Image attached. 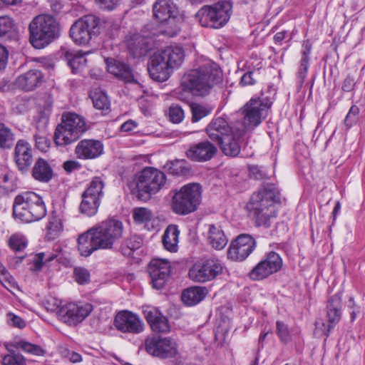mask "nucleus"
Here are the masks:
<instances>
[{
  "mask_svg": "<svg viewBox=\"0 0 365 365\" xmlns=\"http://www.w3.org/2000/svg\"><path fill=\"white\" fill-rule=\"evenodd\" d=\"M30 42L36 48H43L60 36L58 22L50 15L36 16L29 24Z\"/></svg>",
  "mask_w": 365,
  "mask_h": 365,
  "instance_id": "obj_6",
  "label": "nucleus"
},
{
  "mask_svg": "<svg viewBox=\"0 0 365 365\" xmlns=\"http://www.w3.org/2000/svg\"><path fill=\"white\" fill-rule=\"evenodd\" d=\"M27 242L25 238L19 235H12L9 240V245L14 251L20 252L25 249Z\"/></svg>",
  "mask_w": 365,
  "mask_h": 365,
  "instance_id": "obj_51",
  "label": "nucleus"
},
{
  "mask_svg": "<svg viewBox=\"0 0 365 365\" xmlns=\"http://www.w3.org/2000/svg\"><path fill=\"white\" fill-rule=\"evenodd\" d=\"M46 252H40L35 255L33 259V266L31 267L32 271H40L45 263L44 259Z\"/></svg>",
  "mask_w": 365,
  "mask_h": 365,
  "instance_id": "obj_59",
  "label": "nucleus"
},
{
  "mask_svg": "<svg viewBox=\"0 0 365 365\" xmlns=\"http://www.w3.org/2000/svg\"><path fill=\"white\" fill-rule=\"evenodd\" d=\"M2 363L4 365H26L24 357L14 352L5 355L3 357Z\"/></svg>",
  "mask_w": 365,
  "mask_h": 365,
  "instance_id": "obj_52",
  "label": "nucleus"
},
{
  "mask_svg": "<svg viewBox=\"0 0 365 365\" xmlns=\"http://www.w3.org/2000/svg\"><path fill=\"white\" fill-rule=\"evenodd\" d=\"M180 231L175 225H170L165 229L163 235V245L165 250L170 252L178 251V244Z\"/></svg>",
  "mask_w": 365,
  "mask_h": 365,
  "instance_id": "obj_35",
  "label": "nucleus"
},
{
  "mask_svg": "<svg viewBox=\"0 0 365 365\" xmlns=\"http://www.w3.org/2000/svg\"><path fill=\"white\" fill-rule=\"evenodd\" d=\"M115 328L123 332L139 334L143 331L144 324L136 314L123 310L115 315Z\"/></svg>",
  "mask_w": 365,
  "mask_h": 365,
  "instance_id": "obj_18",
  "label": "nucleus"
},
{
  "mask_svg": "<svg viewBox=\"0 0 365 365\" xmlns=\"http://www.w3.org/2000/svg\"><path fill=\"white\" fill-rule=\"evenodd\" d=\"M103 151V145L101 141L84 139L78 143L74 153L79 160H93L101 156Z\"/></svg>",
  "mask_w": 365,
  "mask_h": 365,
  "instance_id": "obj_19",
  "label": "nucleus"
},
{
  "mask_svg": "<svg viewBox=\"0 0 365 365\" xmlns=\"http://www.w3.org/2000/svg\"><path fill=\"white\" fill-rule=\"evenodd\" d=\"M348 308L350 311L351 321L355 320L357 314L360 312V307L356 304L353 297H350L348 302Z\"/></svg>",
  "mask_w": 365,
  "mask_h": 365,
  "instance_id": "obj_63",
  "label": "nucleus"
},
{
  "mask_svg": "<svg viewBox=\"0 0 365 365\" xmlns=\"http://www.w3.org/2000/svg\"><path fill=\"white\" fill-rule=\"evenodd\" d=\"M6 321L8 324L19 329H23L26 327V322L20 317L9 312L6 314Z\"/></svg>",
  "mask_w": 365,
  "mask_h": 365,
  "instance_id": "obj_57",
  "label": "nucleus"
},
{
  "mask_svg": "<svg viewBox=\"0 0 365 365\" xmlns=\"http://www.w3.org/2000/svg\"><path fill=\"white\" fill-rule=\"evenodd\" d=\"M207 294L205 287H192L183 291L182 300L187 306H194L200 302Z\"/></svg>",
  "mask_w": 365,
  "mask_h": 365,
  "instance_id": "obj_36",
  "label": "nucleus"
},
{
  "mask_svg": "<svg viewBox=\"0 0 365 365\" xmlns=\"http://www.w3.org/2000/svg\"><path fill=\"white\" fill-rule=\"evenodd\" d=\"M14 160L21 172H26L33 162V149L29 142L24 139L16 142L14 151Z\"/></svg>",
  "mask_w": 365,
  "mask_h": 365,
  "instance_id": "obj_20",
  "label": "nucleus"
},
{
  "mask_svg": "<svg viewBox=\"0 0 365 365\" xmlns=\"http://www.w3.org/2000/svg\"><path fill=\"white\" fill-rule=\"evenodd\" d=\"M74 276L76 281L80 284H85L90 282V273L85 268H75Z\"/></svg>",
  "mask_w": 365,
  "mask_h": 365,
  "instance_id": "obj_55",
  "label": "nucleus"
},
{
  "mask_svg": "<svg viewBox=\"0 0 365 365\" xmlns=\"http://www.w3.org/2000/svg\"><path fill=\"white\" fill-rule=\"evenodd\" d=\"M16 34L14 21L8 16H0V37L10 38Z\"/></svg>",
  "mask_w": 365,
  "mask_h": 365,
  "instance_id": "obj_44",
  "label": "nucleus"
},
{
  "mask_svg": "<svg viewBox=\"0 0 365 365\" xmlns=\"http://www.w3.org/2000/svg\"><path fill=\"white\" fill-rule=\"evenodd\" d=\"M79 138L75 131L60 123L55 130L53 140L57 146L66 147L76 142Z\"/></svg>",
  "mask_w": 365,
  "mask_h": 365,
  "instance_id": "obj_33",
  "label": "nucleus"
},
{
  "mask_svg": "<svg viewBox=\"0 0 365 365\" xmlns=\"http://www.w3.org/2000/svg\"><path fill=\"white\" fill-rule=\"evenodd\" d=\"M272 104V98L263 93L258 98H251L242 108L243 122L239 128L245 132L259 125Z\"/></svg>",
  "mask_w": 365,
  "mask_h": 365,
  "instance_id": "obj_10",
  "label": "nucleus"
},
{
  "mask_svg": "<svg viewBox=\"0 0 365 365\" xmlns=\"http://www.w3.org/2000/svg\"><path fill=\"white\" fill-rule=\"evenodd\" d=\"M14 140L11 130L4 124H0V148H9Z\"/></svg>",
  "mask_w": 365,
  "mask_h": 365,
  "instance_id": "obj_46",
  "label": "nucleus"
},
{
  "mask_svg": "<svg viewBox=\"0 0 365 365\" xmlns=\"http://www.w3.org/2000/svg\"><path fill=\"white\" fill-rule=\"evenodd\" d=\"M21 349L23 351L35 355L43 356L45 351L38 345L31 344L24 339L15 338L8 345H6V349L11 352V348Z\"/></svg>",
  "mask_w": 365,
  "mask_h": 365,
  "instance_id": "obj_34",
  "label": "nucleus"
},
{
  "mask_svg": "<svg viewBox=\"0 0 365 365\" xmlns=\"http://www.w3.org/2000/svg\"><path fill=\"white\" fill-rule=\"evenodd\" d=\"M201 199V185L198 183H188L173 190L171 209L177 215H187L197 210Z\"/></svg>",
  "mask_w": 365,
  "mask_h": 365,
  "instance_id": "obj_8",
  "label": "nucleus"
},
{
  "mask_svg": "<svg viewBox=\"0 0 365 365\" xmlns=\"http://www.w3.org/2000/svg\"><path fill=\"white\" fill-rule=\"evenodd\" d=\"M47 237L51 240L56 239L63 231L62 215L56 211L51 212L46 225Z\"/></svg>",
  "mask_w": 365,
  "mask_h": 365,
  "instance_id": "obj_37",
  "label": "nucleus"
},
{
  "mask_svg": "<svg viewBox=\"0 0 365 365\" xmlns=\"http://www.w3.org/2000/svg\"><path fill=\"white\" fill-rule=\"evenodd\" d=\"M333 328L334 327H330L329 322H328L327 324L322 319H318L315 322V329L314 333L317 336H321L323 335L328 336Z\"/></svg>",
  "mask_w": 365,
  "mask_h": 365,
  "instance_id": "obj_54",
  "label": "nucleus"
},
{
  "mask_svg": "<svg viewBox=\"0 0 365 365\" xmlns=\"http://www.w3.org/2000/svg\"><path fill=\"white\" fill-rule=\"evenodd\" d=\"M192 122H197L204 117L208 115L211 113L210 108L200 104H192Z\"/></svg>",
  "mask_w": 365,
  "mask_h": 365,
  "instance_id": "obj_49",
  "label": "nucleus"
},
{
  "mask_svg": "<svg viewBox=\"0 0 365 365\" xmlns=\"http://www.w3.org/2000/svg\"><path fill=\"white\" fill-rule=\"evenodd\" d=\"M220 81V68L215 63L208 61L187 72L181 79L180 88L193 96H204Z\"/></svg>",
  "mask_w": 365,
  "mask_h": 365,
  "instance_id": "obj_2",
  "label": "nucleus"
},
{
  "mask_svg": "<svg viewBox=\"0 0 365 365\" xmlns=\"http://www.w3.org/2000/svg\"><path fill=\"white\" fill-rule=\"evenodd\" d=\"M62 56L73 74L80 73L86 66L87 59L81 51L66 50Z\"/></svg>",
  "mask_w": 365,
  "mask_h": 365,
  "instance_id": "obj_29",
  "label": "nucleus"
},
{
  "mask_svg": "<svg viewBox=\"0 0 365 365\" xmlns=\"http://www.w3.org/2000/svg\"><path fill=\"white\" fill-rule=\"evenodd\" d=\"M63 168L67 173H72L74 170H79L81 165L78 161L67 160L63 163Z\"/></svg>",
  "mask_w": 365,
  "mask_h": 365,
  "instance_id": "obj_64",
  "label": "nucleus"
},
{
  "mask_svg": "<svg viewBox=\"0 0 365 365\" xmlns=\"http://www.w3.org/2000/svg\"><path fill=\"white\" fill-rule=\"evenodd\" d=\"M207 240L213 248L219 250L223 249L228 242L221 227L214 224L208 225Z\"/></svg>",
  "mask_w": 365,
  "mask_h": 365,
  "instance_id": "obj_32",
  "label": "nucleus"
},
{
  "mask_svg": "<svg viewBox=\"0 0 365 365\" xmlns=\"http://www.w3.org/2000/svg\"><path fill=\"white\" fill-rule=\"evenodd\" d=\"M93 106L99 110H106L110 108V103L107 95L99 89H95L90 93Z\"/></svg>",
  "mask_w": 365,
  "mask_h": 365,
  "instance_id": "obj_43",
  "label": "nucleus"
},
{
  "mask_svg": "<svg viewBox=\"0 0 365 365\" xmlns=\"http://www.w3.org/2000/svg\"><path fill=\"white\" fill-rule=\"evenodd\" d=\"M282 265L283 261L280 255L271 251L252 268L249 276L253 280H261L279 272Z\"/></svg>",
  "mask_w": 365,
  "mask_h": 365,
  "instance_id": "obj_14",
  "label": "nucleus"
},
{
  "mask_svg": "<svg viewBox=\"0 0 365 365\" xmlns=\"http://www.w3.org/2000/svg\"><path fill=\"white\" fill-rule=\"evenodd\" d=\"M55 305L58 308L60 319L69 326H76L83 322L93 309L90 303L69 302L60 305V302L56 300Z\"/></svg>",
  "mask_w": 365,
  "mask_h": 365,
  "instance_id": "obj_12",
  "label": "nucleus"
},
{
  "mask_svg": "<svg viewBox=\"0 0 365 365\" xmlns=\"http://www.w3.org/2000/svg\"><path fill=\"white\" fill-rule=\"evenodd\" d=\"M255 71H248L245 73L241 78L240 84L245 86H252L256 83V79L254 78Z\"/></svg>",
  "mask_w": 365,
  "mask_h": 365,
  "instance_id": "obj_62",
  "label": "nucleus"
},
{
  "mask_svg": "<svg viewBox=\"0 0 365 365\" xmlns=\"http://www.w3.org/2000/svg\"><path fill=\"white\" fill-rule=\"evenodd\" d=\"M165 182L164 173L153 167H147L135 174L129 186L132 190H137L136 196L139 200H147L150 195L158 192Z\"/></svg>",
  "mask_w": 365,
  "mask_h": 365,
  "instance_id": "obj_7",
  "label": "nucleus"
},
{
  "mask_svg": "<svg viewBox=\"0 0 365 365\" xmlns=\"http://www.w3.org/2000/svg\"><path fill=\"white\" fill-rule=\"evenodd\" d=\"M255 247L256 241L250 235H240L231 242L227 257L235 261H243L253 252Z\"/></svg>",
  "mask_w": 365,
  "mask_h": 365,
  "instance_id": "obj_16",
  "label": "nucleus"
},
{
  "mask_svg": "<svg viewBox=\"0 0 365 365\" xmlns=\"http://www.w3.org/2000/svg\"><path fill=\"white\" fill-rule=\"evenodd\" d=\"M103 182L100 178H94L83 194L85 195L96 197L97 199L100 200V197L103 194Z\"/></svg>",
  "mask_w": 365,
  "mask_h": 365,
  "instance_id": "obj_45",
  "label": "nucleus"
},
{
  "mask_svg": "<svg viewBox=\"0 0 365 365\" xmlns=\"http://www.w3.org/2000/svg\"><path fill=\"white\" fill-rule=\"evenodd\" d=\"M159 31L153 33L154 35L162 34L168 37H173L180 31V21L177 16L170 18L165 21H160Z\"/></svg>",
  "mask_w": 365,
  "mask_h": 365,
  "instance_id": "obj_38",
  "label": "nucleus"
},
{
  "mask_svg": "<svg viewBox=\"0 0 365 365\" xmlns=\"http://www.w3.org/2000/svg\"><path fill=\"white\" fill-rule=\"evenodd\" d=\"M153 12L154 18L160 22L177 16L178 10L173 0H156L153 6Z\"/></svg>",
  "mask_w": 365,
  "mask_h": 365,
  "instance_id": "obj_26",
  "label": "nucleus"
},
{
  "mask_svg": "<svg viewBox=\"0 0 365 365\" xmlns=\"http://www.w3.org/2000/svg\"><path fill=\"white\" fill-rule=\"evenodd\" d=\"M171 266L167 259H153L148 265V272L153 287L162 289L170 275Z\"/></svg>",
  "mask_w": 365,
  "mask_h": 365,
  "instance_id": "obj_17",
  "label": "nucleus"
},
{
  "mask_svg": "<svg viewBox=\"0 0 365 365\" xmlns=\"http://www.w3.org/2000/svg\"><path fill=\"white\" fill-rule=\"evenodd\" d=\"M100 205V200L96 197L82 194V201L80 205V211L82 214L91 217L95 215Z\"/></svg>",
  "mask_w": 365,
  "mask_h": 365,
  "instance_id": "obj_39",
  "label": "nucleus"
},
{
  "mask_svg": "<svg viewBox=\"0 0 365 365\" xmlns=\"http://www.w3.org/2000/svg\"><path fill=\"white\" fill-rule=\"evenodd\" d=\"M115 75L124 83H138L130 67L123 62L115 61Z\"/></svg>",
  "mask_w": 365,
  "mask_h": 365,
  "instance_id": "obj_40",
  "label": "nucleus"
},
{
  "mask_svg": "<svg viewBox=\"0 0 365 365\" xmlns=\"http://www.w3.org/2000/svg\"><path fill=\"white\" fill-rule=\"evenodd\" d=\"M144 315L152 330L158 333H167L170 325L167 317L156 308L148 307L144 310Z\"/></svg>",
  "mask_w": 365,
  "mask_h": 365,
  "instance_id": "obj_25",
  "label": "nucleus"
},
{
  "mask_svg": "<svg viewBox=\"0 0 365 365\" xmlns=\"http://www.w3.org/2000/svg\"><path fill=\"white\" fill-rule=\"evenodd\" d=\"M165 168L170 174L177 176L186 175L190 171V168L185 160H176L168 162Z\"/></svg>",
  "mask_w": 365,
  "mask_h": 365,
  "instance_id": "obj_42",
  "label": "nucleus"
},
{
  "mask_svg": "<svg viewBox=\"0 0 365 365\" xmlns=\"http://www.w3.org/2000/svg\"><path fill=\"white\" fill-rule=\"evenodd\" d=\"M217 148L208 140L195 143L190 147L186 155L196 162H206L212 159L217 153Z\"/></svg>",
  "mask_w": 365,
  "mask_h": 365,
  "instance_id": "obj_21",
  "label": "nucleus"
},
{
  "mask_svg": "<svg viewBox=\"0 0 365 365\" xmlns=\"http://www.w3.org/2000/svg\"><path fill=\"white\" fill-rule=\"evenodd\" d=\"M302 47L303 50L302 52V58L298 71V78H299L300 83L302 84L304 83L307 74L312 45L309 41H304Z\"/></svg>",
  "mask_w": 365,
  "mask_h": 365,
  "instance_id": "obj_41",
  "label": "nucleus"
},
{
  "mask_svg": "<svg viewBox=\"0 0 365 365\" xmlns=\"http://www.w3.org/2000/svg\"><path fill=\"white\" fill-rule=\"evenodd\" d=\"M232 14L230 1H220L212 6H202L195 14V18L203 27L220 29L229 21Z\"/></svg>",
  "mask_w": 365,
  "mask_h": 365,
  "instance_id": "obj_9",
  "label": "nucleus"
},
{
  "mask_svg": "<svg viewBox=\"0 0 365 365\" xmlns=\"http://www.w3.org/2000/svg\"><path fill=\"white\" fill-rule=\"evenodd\" d=\"M277 333L282 341H287L289 339V332L287 325L284 322L277 321Z\"/></svg>",
  "mask_w": 365,
  "mask_h": 365,
  "instance_id": "obj_58",
  "label": "nucleus"
},
{
  "mask_svg": "<svg viewBox=\"0 0 365 365\" xmlns=\"http://www.w3.org/2000/svg\"><path fill=\"white\" fill-rule=\"evenodd\" d=\"M31 174L36 180L48 182L53 178V170L46 160L40 158L35 162Z\"/></svg>",
  "mask_w": 365,
  "mask_h": 365,
  "instance_id": "obj_31",
  "label": "nucleus"
},
{
  "mask_svg": "<svg viewBox=\"0 0 365 365\" xmlns=\"http://www.w3.org/2000/svg\"><path fill=\"white\" fill-rule=\"evenodd\" d=\"M100 19L93 14L83 16L76 20L71 26L69 34L77 45L88 44L91 39L100 33Z\"/></svg>",
  "mask_w": 365,
  "mask_h": 365,
  "instance_id": "obj_11",
  "label": "nucleus"
},
{
  "mask_svg": "<svg viewBox=\"0 0 365 365\" xmlns=\"http://www.w3.org/2000/svg\"><path fill=\"white\" fill-rule=\"evenodd\" d=\"M245 129L235 127V130L228 138L217 143L222 152L227 156H237L241 150L240 139L245 134Z\"/></svg>",
  "mask_w": 365,
  "mask_h": 365,
  "instance_id": "obj_24",
  "label": "nucleus"
},
{
  "mask_svg": "<svg viewBox=\"0 0 365 365\" xmlns=\"http://www.w3.org/2000/svg\"><path fill=\"white\" fill-rule=\"evenodd\" d=\"M359 114V108L358 106L353 105L344 119V125L348 128H351L358 120V115Z\"/></svg>",
  "mask_w": 365,
  "mask_h": 365,
  "instance_id": "obj_53",
  "label": "nucleus"
},
{
  "mask_svg": "<svg viewBox=\"0 0 365 365\" xmlns=\"http://www.w3.org/2000/svg\"><path fill=\"white\" fill-rule=\"evenodd\" d=\"M114 242V219L110 217L81 234L78 248L81 256L88 257L98 250L111 249Z\"/></svg>",
  "mask_w": 365,
  "mask_h": 365,
  "instance_id": "obj_3",
  "label": "nucleus"
},
{
  "mask_svg": "<svg viewBox=\"0 0 365 365\" xmlns=\"http://www.w3.org/2000/svg\"><path fill=\"white\" fill-rule=\"evenodd\" d=\"M46 213L43 197L34 192H25L14 198L13 215L21 222L29 223L38 221L43 218Z\"/></svg>",
  "mask_w": 365,
  "mask_h": 365,
  "instance_id": "obj_5",
  "label": "nucleus"
},
{
  "mask_svg": "<svg viewBox=\"0 0 365 365\" xmlns=\"http://www.w3.org/2000/svg\"><path fill=\"white\" fill-rule=\"evenodd\" d=\"M170 120L173 123H180L185 117L182 108L176 104L171 105L168 113Z\"/></svg>",
  "mask_w": 365,
  "mask_h": 365,
  "instance_id": "obj_50",
  "label": "nucleus"
},
{
  "mask_svg": "<svg viewBox=\"0 0 365 365\" xmlns=\"http://www.w3.org/2000/svg\"><path fill=\"white\" fill-rule=\"evenodd\" d=\"M235 130V128L230 126L228 122L222 118L213 119L206 128L208 137L217 143L228 138Z\"/></svg>",
  "mask_w": 365,
  "mask_h": 365,
  "instance_id": "obj_22",
  "label": "nucleus"
},
{
  "mask_svg": "<svg viewBox=\"0 0 365 365\" xmlns=\"http://www.w3.org/2000/svg\"><path fill=\"white\" fill-rule=\"evenodd\" d=\"M127 47L133 58L143 56L151 48L150 37L145 34H133L127 39Z\"/></svg>",
  "mask_w": 365,
  "mask_h": 365,
  "instance_id": "obj_23",
  "label": "nucleus"
},
{
  "mask_svg": "<svg viewBox=\"0 0 365 365\" xmlns=\"http://www.w3.org/2000/svg\"><path fill=\"white\" fill-rule=\"evenodd\" d=\"M223 266L217 259H203L196 262L190 269V278L197 282H206L222 272Z\"/></svg>",
  "mask_w": 365,
  "mask_h": 365,
  "instance_id": "obj_13",
  "label": "nucleus"
},
{
  "mask_svg": "<svg viewBox=\"0 0 365 365\" xmlns=\"http://www.w3.org/2000/svg\"><path fill=\"white\" fill-rule=\"evenodd\" d=\"M36 146L42 152H46L49 146V141L44 135L36 134L35 136Z\"/></svg>",
  "mask_w": 365,
  "mask_h": 365,
  "instance_id": "obj_60",
  "label": "nucleus"
},
{
  "mask_svg": "<svg viewBox=\"0 0 365 365\" xmlns=\"http://www.w3.org/2000/svg\"><path fill=\"white\" fill-rule=\"evenodd\" d=\"M279 196L278 188L273 184L264 185L252 194L246 209L255 219L257 226H270V219L276 217L274 204L279 202Z\"/></svg>",
  "mask_w": 365,
  "mask_h": 365,
  "instance_id": "obj_1",
  "label": "nucleus"
},
{
  "mask_svg": "<svg viewBox=\"0 0 365 365\" xmlns=\"http://www.w3.org/2000/svg\"><path fill=\"white\" fill-rule=\"evenodd\" d=\"M42 78L41 72L39 70L33 69L18 76L15 81V85L22 90L33 91L41 83Z\"/></svg>",
  "mask_w": 365,
  "mask_h": 365,
  "instance_id": "obj_27",
  "label": "nucleus"
},
{
  "mask_svg": "<svg viewBox=\"0 0 365 365\" xmlns=\"http://www.w3.org/2000/svg\"><path fill=\"white\" fill-rule=\"evenodd\" d=\"M342 294L338 292L331 296L327 304V317L330 327H334L341 319L342 309Z\"/></svg>",
  "mask_w": 365,
  "mask_h": 365,
  "instance_id": "obj_28",
  "label": "nucleus"
},
{
  "mask_svg": "<svg viewBox=\"0 0 365 365\" xmlns=\"http://www.w3.org/2000/svg\"><path fill=\"white\" fill-rule=\"evenodd\" d=\"M146 351L161 359L175 357L178 353L176 341L170 337L154 336L145 340Z\"/></svg>",
  "mask_w": 365,
  "mask_h": 365,
  "instance_id": "obj_15",
  "label": "nucleus"
},
{
  "mask_svg": "<svg viewBox=\"0 0 365 365\" xmlns=\"http://www.w3.org/2000/svg\"><path fill=\"white\" fill-rule=\"evenodd\" d=\"M356 82L354 78L348 75L344 80L341 88L344 92H350L354 90Z\"/></svg>",
  "mask_w": 365,
  "mask_h": 365,
  "instance_id": "obj_61",
  "label": "nucleus"
},
{
  "mask_svg": "<svg viewBox=\"0 0 365 365\" xmlns=\"http://www.w3.org/2000/svg\"><path fill=\"white\" fill-rule=\"evenodd\" d=\"M142 245V240L139 237L133 236L127 240L120 247V251L123 255L129 256L133 250L139 249Z\"/></svg>",
  "mask_w": 365,
  "mask_h": 365,
  "instance_id": "obj_47",
  "label": "nucleus"
},
{
  "mask_svg": "<svg viewBox=\"0 0 365 365\" xmlns=\"http://www.w3.org/2000/svg\"><path fill=\"white\" fill-rule=\"evenodd\" d=\"M0 283L10 292L11 289H16L18 287L14 278L8 271H5L4 275L0 277Z\"/></svg>",
  "mask_w": 365,
  "mask_h": 365,
  "instance_id": "obj_56",
  "label": "nucleus"
},
{
  "mask_svg": "<svg viewBox=\"0 0 365 365\" xmlns=\"http://www.w3.org/2000/svg\"><path fill=\"white\" fill-rule=\"evenodd\" d=\"M185 58L184 50L178 46H170L155 52L148 63L150 77L157 81L168 79L174 68H179Z\"/></svg>",
  "mask_w": 365,
  "mask_h": 365,
  "instance_id": "obj_4",
  "label": "nucleus"
},
{
  "mask_svg": "<svg viewBox=\"0 0 365 365\" xmlns=\"http://www.w3.org/2000/svg\"><path fill=\"white\" fill-rule=\"evenodd\" d=\"M64 127L75 131L79 137L87 130V125L84 118L74 113H68L62 115L61 123Z\"/></svg>",
  "mask_w": 365,
  "mask_h": 365,
  "instance_id": "obj_30",
  "label": "nucleus"
},
{
  "mask_svg": "<svg viewBox=\"0 0 365 365\" xmlns=\"http://www.w3.org/2000/svg\"><path fill=\"white\" fill-rule=\"evenodd\" d=\"M133 217L135 222L142 224L151 220L152 212L145 207H135L133 211Z\"/></svg>",
  "mask_w": 365,
  "mask_h": 365,
  "instance_id": "obj_48",
  "label": "nucleus"
}]
</instances>
